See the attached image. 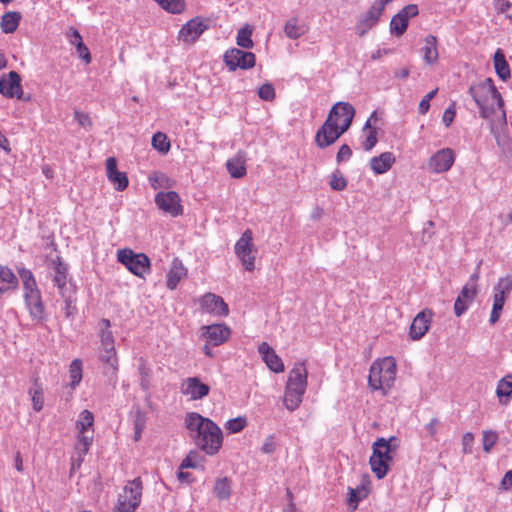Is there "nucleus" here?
Masks as SVG:
<instances>
[{
  "instance_id": "obj_51",
  "label": "nucleus",
  "mask_w": 512,
  "mask_h": 512,
  "mask_svg": "<svg viewBox=\"0 0 512 512\" xmlns=\"http://www.w3.org/2000/svg\"><path fill=\"white\" fill-rule=\"evenodd\" d=\"M438 92V88L427 93L424 98L420 101L418 111L420 114H426L430 108V101L435 97Z\"/></svg>"
},
{
  "instance_id": "obj_16",
  "label": "nucleus",
  "mask_w": 512,
  "mask_h": 512,
  "mask_svg": "<svg viewBox=\"0 0 512 512\" xmlns=\"http://www.w3.org/2000/svg\"><path fill=\"white\" fill-rule=\"evenodd\" d=\"M395 451L396 450H373L369 463L372 472L378 479H383L387 475Z\"/></svg>"
},
{
  "instance_id": "obj_28",
  "label": "nucleus",
  "mask_w": 512,
  "mask_h": 512,
  "mask_svg": "<svg viewBox=\"0 0 512 512\" xmlns=\"http://www.w3.org/2000/svg\"><path fill=\"white\" fill-rule=\"evenodd\" d=\"M478 289H475L473 284H466L454 303V313L457 317H460L473 302L477 295Z\"/></svg>"
},
{
  "instance_id": "obj_34",
  "label": "nucleus",
  "mask_w": 512,
  "mask_h": 512,
  "mask_svg": "<svg viewBox=\"0 0 512 512\" xmlns=\"http://www.w3.org/2000/svg\"><path fill=\"white\" fill-rule=\"evenodd\" d=\"M187 275V269L181 261L174 260L167 273L166 286L170 290H174L179 282Z\"/></svg>"
},
{
  "instance_id": "obj_17",
  "label": "nucleus",
  "mask_w": 512,
  "mask_h": 512,
  "mask_svg": "<svg viewBox=\"0 0 512 512\" xmlns=\"http://www.w3.org/2000/svg\"><path fill=\"white\" fill-rule=\"evenodd\" d=\"M419 13L418 7L415 4H409L403 7L396 15H394L390 22V31L396 36H401L405 33L409 19L417 16Z\"/></svg>"
},
{
  "instance_id": "obj_14",
  "label": "nucleus",
  "mask_w": 512,
  "mask_h": 512,
  "mask_svg": "<svg viewBox=\"0 0 512 512\" xmlns=\"http://www.w3.org/2000/svg\"><path fill=\"white\" fill-rule=\"evenodd\" d=\"M187 469H203V458L195 450H190L189 454L182 460L178 471L177 479L182 484L190 485L195 482V477Z\"/></svg>"
},
{
  "instance_id": "obj_29",
  "label": "nucleus",
  "mask_w": 512,
  "mask_h": 512,
  "mask_svg": "<svg viewBox=\"0 0 512 512\" xmlns=\"http://www.w3.org/2000/svg\"><path fill=\"white\" fill-rule=\"evenodd\" d=\"M205 329L206 344L204 345V352L206 355L212 356L211 347L221 345L224 342V330L219 324L206 326Z\"/></svg>"
},
{
  "instance_id": "obj_32",
  "label": "nucleus",
  "mask_w": 512,
  "mask_h": 512,
  "mask_svg": "<svg viewBox=\"0 0 512 512\" xmlns=\"http://www.w3.org/2000/svg\"><path fill=\"white\" fill-rule=\"evenodd\" d=\"M396 158L392 152H383L370 160V167L375 174L387 172L395 163Z\"/></svg>"
},
{
  "instance_id": "obj_57",
  "label": "nucleus",
  "mask_w": 512,
  "mask_h": 512,
  "mask_svg": "<svg viewBox=\"0 0 512 512\" xmlns=\"http://www.w3.org/2000/svg\"><path fill=\"white\" fill-rule=\"evenodd\" d=\"M145 428V418L141 414H138L134 422V438L138 440L141 437L142 431Z\"/></svg>"
},
{
  "instance_id": "obj_59",
  "label": "nucleus",
  "mask_w": 512,
  "mask_h": 512,
  "mask_svg": "<svg viewBox=\"0 0 512 512\" xmlns=\"http://www.w3.org/2000/svg\"><path fill=\"white\" fill-rule=\"evenodd\" d=\"M395 437H390L389 439H385L383 437L378 438L373 442L371 448H392L391 442L394 441Z\"/></svg>"
},
{
  "instance_id": "obj_4",
  "label": "nucleus",
  "mask_w": 512,
  "mask_h": 512,
  "mask_svg": "<svg viewBox=\"0 0 512 512\" xmlns=\"http://www.w3.org/2000/svg\"><path fill=\"white\" fill-rule=\"evenodd\" d=\"M308 372L304 362H297L289 371L285 387L284 405L290 411L299 407L307 387Z\"/></svg>"
},
{
  "instance_id": "obj_63",
  "label": "nucleus",
  "mask_w": 512,
  "mask_h": 512,
  "mask_svg": "<svg viewBox=\"0 0 512 512\" xmlns=\"http://www.w3.org/2000/svg\"><path fill=\"white\" fill-rule=\"evenodd\" d=\"M439 424H440L439 419H437V418H432V419L430 420V422L426 425V430H427V432H428L431 436L435 435V434H436V432H437V428H438Z\"/></svg>"
},
{
  "instance_id": "obj_25",
  "label": "nucleus",
  "mask_w": 512,
  "mask_h": 512,
  "mask_svg": "<svg viewBox=\"0 0 512 512\" xmlns=\"http://www.w3.org/2000/svg\"><path fill=\"white\" fill-rule=\"evenodd\" d=\"M432 317L433 312L429 309H424L415 316L409 331L412 340H420L428 332Z\"/></svg>"
},
{
  "instance_id": "obj_54",
  "label": "nucleus",
  "mask_w": 512,
  "mask_h": 512,
  "mask_svg": "<svg viewBox=\"0 0 512 512\" xmlns=\"http://www.w3.org/2000/svg\"><path fill=\"white\" fill-rule=\"evenodd\" d=\"M377 144V131L376 128L369 129L363 147L366 151H370Z\"/></svg>"
},
{
  "instance_id": "obj_49",
  "label": "nucleus",
  "mask_w": 512,
  "mask_h": 512,
  "mask_svg": "<svg viewBox=\"0 0 512 512\" xmlns=\"http://www.w3.org/2000/svg\"><path fill=\"white\" fill-rule=\"evenodd\" d=\"M149 182L153 189H159L161 187H166L168 178L160 172H154L149 176Z\"/></svg>"
},
{
  "instance_id": "obj_64",
  "label": "nucleus",
  "mask_w": 512,
  "mask_h": 512,
  "mask_svg": "<svg viewBox=\"0 0 512 512\" xmlns=\"http://www.w3.org/2000/svg\"><path fill=\"white\" fill-rule=\"evenodd\" d=\"M474 442V434L471 432H467L462 437V445L464 448L470 447Z\"/></svg>"
},
{
  "instance_id": "obj_41",
  "label": "nucleus",
  "mask_w": 512,
  "mask_h": 512,
  "mask_svg": "<svg viewBox=\"0 0 512 512\" xmlns=\"http://www.w3.org/2000/svg\"><path fill=\"white\" fill-rule=\"evenodd\" d=\"M65 302V315L66 317H72L76 314V289H70L63 292H59Z\"/></svg>"
},
{
  "instance_id": "obj_62",
  "label": "nucleus",
  "mask_w": 512,
  "mask_h": 512,
  "mask_svg": "<svg viewBox=\"0 0 512 512\" xmlns=\"http://www.w3.org/2000/svg\"><path fill=\"white\" fill-rule=\"evenodd\" d=\"M501 486L505 490H509L512 488V470H509L505 473L501 481Z\"/></svg>"
},
{
  "instance_id": "obj_50",
  "label": "nucleus",
  "mask_w": 512,
  "mask_h": 512,
  "mask_svg": "<svg viewBox=\"0 0 512 512\" xmlns=\"http://www.w3.org/2000/svg\"><path fill=\"white\" fill-rule=\"evenodd\" d=\"M258 96L264 101H272L275 98V89L272 84L265 83L260 86Z\"/></svg>"
},
{
  "instance_id": "obj_37",
  "label": "nucleus",
  "mask_w": 512,
  "mask_h": 512,
  "mask_svg": "<svg viewBox=\"0 0 512 512\" xmlns=\"http://www.w3.org/2000/svg\"><path fill=\"white\" fill-rule=\"evenodd\" d=\"M494 67L498 77L501 80L506 81L508 78H510L509 65L503 52L500 49H498L494 54Z\"/></svg>"
},
{
  "instance_id": "obj_5",
  "label": "nucleus",
  "mask_w": 512,
  "mask_h": 512,
  "mask_svg": "<svg viewBox=\"0 0 512 512\" xmlns=\"http://www.w3.org/2000/svg\"><path fill=\"white\" fill-rule=\"evenodd\" d=\"M396 371V361L391 356L373 362L368 377L369 387L386 393L394 385Z\"/></svg>"
},
{
  "instance_id": "obj_3",
  "label": "nucleus",
  "mask_w": 512,
  "mask_h": 512,
  "mask_svg": "<svg viewBox=\"0 0 512 512\" xmlns=\"http://www.w3.org/2000/svg\"><path fill=\"white\" fill-rule=\"evenodd\" d=\"M469 94L480 108V116L488 119L494 112L495 108L491 101H496L497 107L502 110L503 120L506 121V113L503 109L504 100L501 94L497 91L494 82L491 78H487L477 84L471 85Z\"/></svg>"
},
{
  "instance_id": "obj_27",
  "label": "nucleus",
  "mask_w": 512,
  "mask_h": 512,
  "mask_svg": "<svg viewBox=\"0 0 512 512\" xmlns=\"http://www.w3.org/2000/svg\"><path fill=\"white\" fill-rule=\"evenodd\" d=\"M383 11L376 4H372L370 9L362 14L357 25L356 33L359 36H364L373 26L377 24Z\"/></svg>"
},
{
  "instance_id": "obj_48",
  "label": "nucleus",
  "mask_w": 512,
  "mask_h": 512,
  "mask_svg": "<svg viewBox=\"0 0 512 512\" xmlns=\"http://www.w3.org/2000/svg\"><path fill=\"white\" fill-rule=\"evenodd\" d=\"M495 8L499 13L512 19V0H494Z\"/></svg>"
},
{
  "instance_id": "obj_60",
  "label": "nucleus",
  "mask_w": 512,
  "mask_h": 512,
  "mask_svg": "<svg viewBox=\"0 0 512 512\" xmlns=\"http://www.w3.org/2000/svg\"><path fill=\"white\" fill-rule=\"evenodd\" d=\"M68 39H69V42L74 45L75 47H77L80 44L83 43V40H82V37L80 35V33L78 32V30L74 29V28H70V31H69V34H68Z\"/></svg>"
},
{
  "instance_id": "obj_56",
  "label": "nucleus",
  "mask_w": 512,
  "mask_h": 512,
  "mask_svg": "<svg viewBox=\"0 0 512 512\" xmlns=\"http://www.w3.org/2000/svg\"><path fill=\"white\" fill-rule=\"evenodd\" d=\"M352 156V150L347 144H343L337 153L336 160L338 163L347 161Z\"/></svg>"
},
{
  "instance_id": "obj_18",
  "label": "nucleus",
  "mask_w": 512,
  "mask_h": 512,
  "mask_svg": "<svg viewBox=\"0 0 512 512\" xmlns=\"http://www.w3.org/2000/svg\"><path fill=\"white\" fill-rule=\"evenodd\" d=\"M180 392L189 400L196 401L206 397L210 392V387L198 377H187L181 382Z\"/></svg>"
},
{
  "instance_id": "obj_46",
  "label": "nucleus",
  "mask_w": 512,
  "mask_h": 512,
  "mask_svg": "<svg viewBox=\"0 0 512 512\" xmlns=\"http://www.w3.org/2000/svg\"><path fill=\"white\" fill-rule=\"evenodd\" d=\"M330 187L335 191H342L347 187V180L339 172H335L330 178Z\"/></svg>"
},
{
  "instance_id": "obj_21",
  "label": "nucleus",
  "mask_w": 512,
  "mask_h": 512,
  "mask_svg": "<svg viewBox=\"0 0 512 512\" xmlns=\"http://www.w3.org/2000/svg\"><path fill=\"white\" fill-rule=\"evenodd\" d=\"M455 161V154L450 148H443L432 155L428 161V168L433 173L448 171Z\"/></svg>"
},
{
  "instance_id": "obj_61",
  "label": "nucleus",
  "mask_w": 512,
  "mask_h": 512,
  "mask_svg": "<svg viewBox=\"0 0 512 512\" xmlns=\"http://www.w3.org/2000/svg\"><path fill=\"white\" fill-rule=\"evenodd\" d=\"M454 117H455V109L452 106H450L444 111L443 117H442V121L446 127L451 125V123L454 120Z\"/></svg>"
},
{
  "instance_id": "obj_22",
  "label": "nucleus",
  "mask_w": 512,
  "mask_h": 512,
  "mask_svg": "<svg viewBox=\"0 0 512 512\" xmlns=\"http://www.w3.org/2000/svg\"><path fill=\"white\" fill-rule=\"evenodd\" d=\"M371 480L368 476H363L361 482L355 488H347V505L353 511L358 508L361 501L365 500L371 493Z\"/></svg>"
},
{
  "instance_id": "obj_42",
  "label": "nucleus",
  "mask_w": 512,
  "mask_h": 512,
  "mask_svg": "<svg viewBox=\"0 0 512 512\" xmlns=\"http://www.w3.org/2000/svg\"><path fill=\"white\" fill-rule=\"evenodd\" d=\"M284 32L288 38L297 39L305 33V28L299 25L297 18H291L286 22Z\"/></svg>"
},
{
  "instance_id": "obj_12",
  "label": "nucleus",
  "mask_w": 512,
  "mask_h": 512,
  "mask_svg": "<svg viewBox=\"0 0 512 512\" xmlns=\"http://www.w3.org/2000/svg\"><path fill=\"white\" fill-rule=\"evenodd\" d=\"M155 204L161 211L172 217H177L183 213L180 196L175 191H161L157 193L155 196Z\"/></svg>"
},
{
  "instance_id": "obj_9",
  "label": "nucleus",
  "mask_w": 512,
  "mask_h": 512,
  "mask_svg": "<svg viewBox=\"0 0 512 512\" xmlns=\"http://www.w3.org/2000/svg\"><path fill=\"white\" fill-rule=\"evenodd\" d=\"M235 254L244 269L252 272L255 269V258L257 249L253 245V234L252 231L247 229L240 239L236 242Z\"/></svg>"
},
{
  "instance_id": "obj_55",
  "label": "nucleus",
  "mask_w": 512,
  "mask_h": 512,
  "mask_svg": "<svg viewBox=\"0 0 512 512\" xmlns=\"http://www.w3.org/2000/svg\"><path fill=\"white\" fill-rule=\"evenodd\" d=\"M74 117L80 126H82V127H91L92 126V119L89 116V114H87L85 112L75 111Z\"/></svg>"
},
{
  "instance_id": "obj_43",
  "label": "nucleus",
  "mask_w": 512,
  "mask_h": 512,
  "mask_svg": "<svg viewBox=\"0 0 512 512\" xmlns=\"http://www.w3.org/2000/svg\"><path fill=\"white\" fill-rule=\"evenodd\" d=\"M29 394L31 395L33 409L37 412L41 411L44 406V391L37 380L34 387L29 390Z\"/></svg>"
},
{
  "instance_id": "obj_35",
  "label": "nucleus",
  "mask_w": 512,
  "mask_h": 512,
  "mask_svg": "<svg viewBox=\"0 0 512 512\" xmlns=\"http://www.w3.org/2000/svg\"><path fill=\"white\" fill-rule=\"evenodd\" d=\"M423 59L427 65H434L438 61L437 39L433 35L425 38L424 46L422 47Z\"/></svg>"
},
{
  "instance_id": "obj_8",
  "label": "nucleus",
  "mask_w": 512,
  "mask_h": 512,
  "mask_svg": "<svg viewBox=\"0 0 512 512\" xmlns=\"http://www.w3.org/2000/svg\"><path fill=\"white\" fill-rule=\"evenodd\" d=\"M117 260L139 278L144 279L150 273L151 262L144 253H136L130 248L120 249L117 252Z\"/></svg>"
},
{
  "instance_id": "obj_26",
  "label": "nucleus",
  "mask_w": 512,
  "mask_h": 512,
  "mask_svg": "<svg viewBox=\"0 0 512 512\" xmlns=\"http://www.w3.org/2000/svg\"><path fill=\"white\" fill-rule=\"evenodd\" d=\"M258 352L271 371L275 373H282L284 371L285 367L283 361L267 342H262L258 346Z\"/></svg>"
},
{
  "instance_id": "obj_53",
  "label": "nucleus",
  "mask_w": 512,
  "mask_h": 512,
  "mask_svg": "<svg viewBox=\"0 0 512 512\" xmlns=\"http://www.w3.org/2000/svg\"><path fill=\"white\" fill-rule=\"evenodd\" d=\"M498 439L496 432L487 430L483 432V448H492Z\"/></svg>"
},
{
  "instance_id": "obj_45",
  "label": "nucleus",
  "mask_w": 512,
  "mask_h": 512,
  "mask_svg": "<svg viewBox=\"0 0 512 512\" xmlns=\"http://www.w3.org/2000/svg\"><path fill=\"white\" fill-rule=\"evenodd\" d=\"M152 146L159 152L166 154L170 150V141L166 134L157 132L152 137Z\"/></svg>"
},
{
  "instance_id": "obj_24",
  "label": "nucleus",
  "mask_w": 512,
  "mask_h": 512,
  "mask_svg": "<svg viewBox=\"0 0 512 512\" xmlns=\"http://www.w3.org/2000/svg\"><path fill=\"white\" fill-rule=\"evenodd\" d=\"M511 285L512 282L509 279H501L496 286V292L493 297L492 311L489 318V323L491 325H494L498 322L505 304V290H509Z\"/></svg>"
},
{
  "instance_id": "obj_19",
  "label": "nucleus",
  "mask_w": 512,
  "mask_h": 512,
  "mask_svg": "<svg viewBox=\"0 0 512 512\" xmlns=\"http://www.w3.org/2000/svg\"><path fill=\"white\" fill-rule=\"evenodd\" d=\"M0 94L6 98L20 99L23 95L20 75L10 71L0 77Z\"/></svg>"
},
{
  "instance_id": "obj_1",
  "label": "nucleus",
  "mask_w": 512,
  "mask_h": 512,
  "mask_svg": "<svg viewBox=\"0 0 512 512\" xmlns=\"http://www.w3.org/2000/svg\"><path fill=\"white\" fill-rule=\"evenodd\" d=\"M99 326L97 359L101 365L102 374L116 381L119 371V357L115 337L111 331V322L109 319L103 318L100 320Z\"/></svg>"
},
{
  "instance_id": "obj_36",
  "label": "nucleus",
  "mask_w": 512,
  "mask_h": 512,
  "mask_svg": "<svg viewBox=\"0 0 512 512\" xmlns=\"http://www.w3.org/2000/svg\"><path fill=\"white\" fill-rule=\"evenodd\" d=\"M21 13L17 11L6 12L0 22V27L3 33L10 34L17 30L21 21Z\"/></svg>"
},
{
  "instance_id": "obj_10",
  "label": "nucleus",
  "mask_w": 512,
  "mask_h": 512,
  "mask_svg": "<svg viewBox=\"0 0 512 512\" xmlns=\"http://www.w3.org/2000/svg\"><path fill=\"white\" fill-rule=\"evenodd\" d=\"M355 116L354 107L348 102H337L330 110L327 119H331V122H336L340 133H345L352 124Z\"/></svg>"
},
{
  "instance_id": "obj_15",
  "label": "nucleus",
  "mask_w": 512,
  "mask_h": 512,
  "mask_svg": "<svg viewBox=\"0 0 512 512\" xmlns=\"http://www.w3.org/2000/svg\"><path fill=\"white\" fill-rule=\"evenodd\" d=\"M94 415L91 411L83 410L76 422V429L78 433V440L84 447H89L93 443L94 437Z\"/></svg>"
},
{
  "instance_id": "obj_58",
  "label": "nucleus",
  "mask_w": 512,
  "mask_h": 512,
  "mask_svg": "<svg viewBox=\"0 0 512 512\" xmlns=\"http://www.w3.org/2000/svg\"><path fill=\"white\" fill-rule=\"evenodd\" d=\"M76 51L79 55V57L85 61L86 64H89L91 62V54L87 46L82 43L76 47Z\"/></svg>"
},
{
  "instance_id": "obj_20",
  "label": "nucleus",
  "mask_w": 512,
  "mask_h": 512,
  "mask_svg": "<svg viewBox=\"0 0 512 512\" xmlns=\"http://www.w3.org/2000/svg\"><path fill=\"white\" fill-rule=\"evenodd\" d=\"M340 131L341 128L336 125V122H331V119H326L316 132V145L321 149L332 145L343 134L340 133Z\"/></svg>"
},
{
  "instance_id": "obj_2",
  "label": "nucleus",
  "mask_w": 512,
  "mask_h": 512,
  "mask_svg": "<svg viewBox=\"0 0 512 512\" xmlns=\"http://www.w3.org/2000/svg\"><path fill=\"white\" fill-rule=\"evenodd\" d=\"M184 425L199 448H219L222 432L209 418L197 412H188L184 418Z\"/></svg>"
},
{
  "instance_id": "obj_40",
  "label": "nucleus",
  "mask_w": 512,
  "mask_h": 512,
  "mask_svg": "<svg viewBox=\"0 0 512 512\" xmlns=\"http://www.w3.org/2000/svg\"><path fill=\"white\" fill-rule=\"evenodd\" d=\"M496 394L500 399V402H503L502 398H506L505 403L509 401L512 395V373L499 380L496 388Z\"/></svg>"
},
{
  "instance_id": "obj_7",
  "label": "nucleus",
  "mask_w": 512,
  "mask_h": 512,
  "mask_svg": "<svg viewBox=\"0 0 512 512\" xmlns=\"http://www.w3.org/2000/svg\"><path fill=\"white\" fill-rule=\"evenodd\" d=\"M20 277L23 282L24 298L30 315L34 319H41L44 314V307L35 278L30 270L25 269L20 271Z\"/></svg>"
},
{
  "instance_id": "obj_39",
  "label": "nucleus",
  "mask_w": 512,
  "mask_h": 512,
  "mask_svg": "<svg viewBox=\"0 0 512 512\" xmlns=\"http://www.w3.org/2000/svg\"><path fill=\"white\" fill-rule=\"evenodd\" d=\"M69 377H70V386L72 389L76 388L83 377V363L79 358L74 359L69 365Z\"/></svg>"
},
{
  "instance_id": "obj_23",
  "label": "nucleus",
  "mask_w": 512,
  "mask_h": 512,
  "mask_svg": "<svg viewBox=\"0 0 512 512\" xmlns=\"http://www.w3.org/2000/svg\"><path fill=\"white\" fill-rule=\"evenodd\" d=\"M106 176L116 191H124L129 184L127 174L117 168L115 157H108L105 161Z\"/></svg>"
},
{
  "instance_id": "obj_30",
  "label": "nucleus",
  "mask_w": 512,
  "mask_h": 512,
  "mask_svg": "<svg viewBox=\"0 0 512 512\" xmlns=\"http://www.w3.org/2000/svg\"><path fill=\"white\" fill-rule=\"evenodd\" d=\"M201 310L209 314H218L224 311V300L213 293H207L199 299Z\"/></svg>"
},
{
  "instance_id": "obj_31",
  "label": "nucleus",
  "mask_w": 512,
  "mask_h": 512,
  "mask_svg": "<svg viewBox=\"0 0 512 512\" xmlns=\"http://www.w3.org/2000/svg\"><path fill=\"white\" fill-rule=\"evenodd\" d=\"M54 277L53 281L55 285L57 286L59 292H63L66 290L73 289L74 287L70 284H67V274H68V267L65 263L62 262L60 257H57V259L54 261Z\"/></svg>"
},
{
  "instance_id": "obj_47",
  "label": "nucleus",
  "mask_w": 512,
  "mask_h": 512,
  "mask_svg": "<svg viewBox=\"0 0 512 512\" xmlns=\"http://www.w3.org/2000/svg\"><path fill=\"white\" fill-rule=\"evenodd\" d=\"M247 424L245 417L239 416L226 422V429L230 433H237L241 431Z\"/></svg>"
},
{
  "instance_id": "obj_11",
  "label": "nucleus",
  "mask_w": 512,
  "mask_h": 512,
  "mask_svg": "<svg viewBox=\"0 0 512 512\" xmlns=\"http://www.w3.org/2000/svg\"><path fill=\"white\" fill-rule=\"evenodd\" d=\"M207 28V20L201 17H194L181 27L177 39L183 44H193Z\"/></svg>"
},
{
  "instance_id": "obj_52",
  "label": "nucleus",
  "mask_w": 512,
  "mask_h": 512,
  "mask_svg": "<svg viewBox=\"0 0 512 512\" xmlns=\"http://www.w3.org/2000/svg\"><path fill=\"white\" fill-rule=\"evenodd\" d=\"M87 450H76L72 455H71V469H70V474L72 475L77 469L80 468L82 462H83V459H84V454Z\"/></svg>"
},
{
  "instance_id": "obj_38",
  "label": "nucleus",
  "mask_w": 512,
  "mask_h": 512,
  "mask_svg": "<svg viewBox=\"0 0 512 512\" xmlns=\"http://www.w3.org/2000/svg\"><path fill=\"white\" fill-rule=\"evenodd\" d=\"M253 33V26L246 24L238 30L236 43L239 47L244 49H251L254 46V42L251 38Z\"/></svg>"
},
{
  "instance_id": "obj_33",
  "label": "nucleus",
  "mask_w": 512,
  "mask_h": 512,
  "mask_svg": "<svg viewBox=\"0 0 512 512\" xmlns=\"http://www.w3.org/2000/svg\"><path fill=\"white\" fill-rule=\"evenodd\" d=\"M226 170L232 178H242L246 175V157L245 153L238 152L233 158L226 162Z\"/></svg>"
},
{
  "instance_id": "obj_6",
  "label": "nucleus",
  "mask_w": 512,
  "mask_h": 512,
  "mask_svg": "<svg viewBox=\"0 0 512 512\" xmlns=\"http://www.w3.org/2000/svg\"><path fill=\"white\" fill-rule=\"evenodd\" d=\"M142 494L143 482L141 477L127 481L118 494L112 512H135L141 504Z\"/></svg>"
},
{
  "instance_id": "obj_13",
  "label": "nucleus",
  "mask_w": 512,
  "mask_h": 512,
  "mask_svg": "<svg viewBox=\"0 0 512 512\" xmlns=\"http://www.w3.org/2000/svg\"><path fill=\"white\" fill-rule=\"evenodd\" d=\"M256 63L255 54L248 51L232 48L226 51V67L230 71H235L237 68L247 70L253 68Z\"/></svg>"
},
{
  "instance_id": "obj_44",
  "label": "nucleus",
  "mask_w": 512,
  "mask_h": 512,
  "mask_svg": "<svg viewBox=\"0 0 512 512\" xmlns=\"http://www.w3.org/2000/svg\"><path fill=\"white\" fill-rule=\"evenodd\" d=\"M164 10L173 14H180L185 10V0H154Z\"/></svg>"
}]
</instances>
